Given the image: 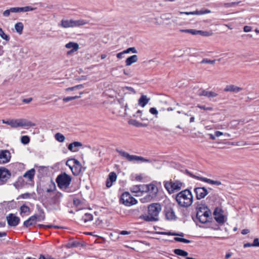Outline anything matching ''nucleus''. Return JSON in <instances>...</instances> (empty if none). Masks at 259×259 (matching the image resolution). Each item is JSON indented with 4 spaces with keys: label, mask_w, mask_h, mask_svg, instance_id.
<instances>
[{
    "label": "nucleus",
    "mask_w": 259,
    "mask_h": 259,
    "mask_svg": "<svg viewBox=\"0 0 259 259\" xmlns=\"http://www.w3.org/2000/svg\"><path fill=\"white\" fill-rule=\"evenodd\" d=\"M183 185V183L179 181L164 182V186L169 194H172L175 191H179Z\"/></svg>",
    "instance_id": "obj_6"
},
{
    "label": "nucleus",
    "mask_w": 259,
    "mask_h": 259,
    "mask_svg": "<svg viewBox=\"0 0 259 259\" xmlns=\"http://www.w3.org/2000/svg\"><path fill=\"white\" fill-rule=\"evenodd\" d=\"M148 215L142 214L139 218L146 222H156L159 220L158 215L161 210L159 203H153L148 206Z\"/></svg>",
    "instance_id": "obj_1"
},
{
    "label": "nucleus",
    "mask_w": 259,
    "mask_h": 259,
    "mask_svg": "<svg viewBox=\"0 0 259 259\" xmlns=\"http://www.w3.org/2000/svg\"><path fill=\"white\" fill-rule=\"evenodd\" d=\"M88 23V22L83 19L74 20L72 19V27H79Z\"/></svg>",
    "instance_id": "obj_27"
},
{
    "label": "nucleus",
    "mask_w": 259,
    "mask_h": 259,
    "mask_svg": "<svg viewBox=\"0 0 259 259\" xmlns=\"http://www.w3.org/2000/svg\"><path fill=\"white\" fill-rule=\"evenodd\" d=\"M171 14H164L161 16V18L163 20H168L171 18Z\"/></svg>",
    "instance_id": "obj_45"
},
{
    "label": "nucleus",
    "mask_w": 259,
    "mask_h": 259,
    "mask_svg": "<svg viewBox=\"0 0 259 259\" xmlns=\"http://www.w3.org/2000/svg\"><path fill=\"white\" fill-rule=\"evenodd\" d=\"M205 32L201 30H196L195 29H190V33L193 35H196L198 34H201V33H204Z\"/></svg>",
    "instance_id": "obj_47"
},
{
    "label": "nucleus",
    "mask_w": 259,
    "mask_h": 259,
    "mask_svg": "<svg viewBox=\"0 0 259 259\" xmlns=\"http://www.w3.org/2000/svg\"><path fill=\"white\" fill-rule=\"evenodd\" d=\"M32 100V98H27V99H24L22 101L23 103H29Z\"/></svg>",
    "instance_id": "obj_62"
},
{
    "label": "nucleus",
    "mask_w": 259,
    "mask_h": 259,
    "mask_svg": "<svg viewBox=\"0 0 259 259\" xmlns=\"http://www.w3.org/2000/svg\"><path fill=\"white\" fill-rule=\"evenodd\" d=\"M65 47L67 49H71V50L67 52V54L69 55L71 53L77 51L79 49V45L76 42H69L66 44Z\"/></svg>",
    "instance_id": "obj_18"
},
{
    "label": "nucleus",
    "mask_w": 259,
    "mask_h": 259,
    "mask_svg": "<svg viewBox=\"0 0 259 259\" xmlns=\"http://www.w3.org/2000/svg\"><path fill=\"white\" fill-rule=\"evenodd\" d=\"M248 233H249V230L247 229H243L241 231V234L242 235H246V234H248Z\"/></svg>",
    "instance_id": "obj_64"
},
{
    "label": "nucleus",
    "mask_w": 259,
    "mask_h": 259,
    "mask_svg": "<svg viewBox=\"0 0 259 259\" xmlns=\"http://www.w3.org/2000/svg\"><path fill=\"white\" fill-rule=\"evenodd\" d=\"M36 9V8H33L31 6H26L24 7H13L10 9L5 10L3 15L4 17H8L10 16V13H20L32 11Z\"/></svg>",
    "instance_id": "obj_7"
},
{
    "label": "nucleus",
    "mask_w": 259,
    "mask_h": 259,
    "mask_svg": "<svg viewBox=\"0 0 259 259\" xmlns=\"http://www.w3.org/2000/svg\"><path fill=\"white\" fill-rule=\"evenodd\" d=\"M24 28L23 24L22 22H18L15 25V29L17 32L19 34H21Z\"/></svg>",
    "instance_id": "obj_32"
},
{
    "label": "nucleus",
    "mask_w": 259,
    "mask_h": 259,
    "mask_svg": "<svg viewBox=\"0 0 259 259\" xmlns=\"http://www.w3.org/2000/svg\"><path fill=\"white\" fill-rule=\"evenodd\" d=\"M251 27L249 26H245L243 28V30L245 32H248L251 31Z\"/></svg>",
    "instance_id": "obj_56"
},
{
    "label": "nucleus",
    "mask_w": 259,
    "mask_h": 259,
    "mask_svg": "<svg viewBox=\"0 0 259 259\" xmlns=\"http://www.w3.org/2000/svg\"><path fill=\"white\" fill-rule=\"evenodd\" d=\"M161 234H163V235H170V236H175V235H177V233L171 232H162Z\"/></svg>",
    "instance_id": "obj_55"
},
{
    "label": "nucleus",
    "mask_w": 259,
    "mask_h": 259,
    "mask_svg": "<svg viewBox=\"0 0 259 259\" xmlns=\"http://www.w3.org/2000/svg\"><path fill=\"white\" fill-rule=\"evenodd\" d=\"M73 160L74 161L73 165H81L80 162L77 159L75 158H73Z\"/></svg>",
    "instance_id": "obj_63"
},
{
    "label": "nucleus",
    "mask_w": 259,
    "mask_h": 259,
    "mask_svg": "<svg viewBox=\"0 0 259 259\" xmlns=\"http://www.w3.org/2000/svg\"><path fill=\"white\" fill-rule=\"evenodd\" d=\"M197 107L199 108H200L201 109L204 110H208V111L212 110V108L211 107H206L204 105H198Z\"/></svg>",
    "instance_id": "obj_49"
},
{
    "label": "nucleus",
    "mask_w": 259,
    "mask_h": 259,
    "mask_svg": "<svg viewBox=\"0 0 259 259\" xmlns=\"http://www.w3.org/2000/svg\"><path fill=\"white\" fill-rule=\"evenodd\" d=\"M11 176V173L9 170L5 168H0V181L5 182Z\"/></svg>",
    "instance_id": "obj_16"
},
{
    "label": "nucleus",
    "mask_w": 259,
    "mask_h": 259,
    "mask_svg": "<svg viewBox=\"0 0 259 259\" xmlns=\"http://www.w3.org/2000/svg\"><path fill=\"white\" fill-rule=\"evenodd\" d=\"M117 179V175L115 172H110L106 180V185L107 188H110L112 186L113 182H115Z\"/></svg>",
    "instance_id": "obj_17"
},
{
    "label": "nucleus",
    "mask_w": 259,
    "mask_h": 259,
    "mask_svg": "<svg viewBox=\"0 0 259 259\" xmlns=\"http://www.w3.org/2000/svg\"><path fill=\"white\" fill-rule=\"evenodd\" d=\"M149 99H147L146 96L142 95L140 98L139 99V104L144 107L148 103L149 101Z\"/></svg>",
    "instance_id": "obj_29"
},
{
    "label": "nucleus",
    "mask_w": 259,
    "mask_h": 259,
    "mask_svg": "<svg viewBox=\"0 0 259 259\" xmlns=\"http://www.w3.org/2000/svg\"><path fill=\"white\" fill-rule=\"evenodd\" d=\"M164 213L165 218L167 220L172 221L177 219L174 209L170 207H166L164 210Z\"/></svg>",
    "instance_id": "obj_14"
},
{
    "label": "nucleus",
    "mask_w": 259,
    "mask_h": 259,
    "mask_svg": "<svg viewBox=\"0 0 259 259\" xmlns=\"http://www.w3.org/2000/svg\"><path fill=\"white\" fill-rule=\"evenodd\" d=\"M37 221H38V218L36 214H34L24 222L23 226L27 228L35 224Z\"/></svg>",
    "instance_id": "obj_15"
},
{
    "label": "nucleus",
    "mask_w": 259,
    "mask_h": 259,
    "mask_svg": "<svg viewBox=\"0 0 259 259\" xmlns=\"http://www.w3.org/2000/svg\"><path fill=\"white\" fill-rule=\"evenodd\" d=\"M30 197V194L28 193H26L24 194H23L21 195V197L23 199H26Z\"/></svg>",
    "instance_id": "obj_61"
},
{
    "label": "nucleus",
    "mask_w": 259,
    "mask_h": 259,
    "mask_svg": "<svg viewBox=\"0 0 259 259\" xmlns=\"http://www.w3.org/2000/svg\"><path fill=\"white\" fill-rule=\"evenodd\" d=\"M158 192V189L156 185L153 184L147 185L146 192L148 193L149 194L147 195L146 197H148L149 199H152L155 198Z\"/></svg>",
    "instance_id": "obj_9"
},
{
    "label": "nucleus",
    "mask_w": 259,
    "mask_h": 259,
    "mask_svg": "<svg viewBox=\"0 0 259 259\" xmlns=\"http://www.w3.org/2000/svg\"><path fill=\"white\" fill-rule=\"evenodd\" d=\"M130 190L133 193H137L140 192L139 189V187H138V185H134L132 187H131L130 188Z\"/></svg>",
    "instance_id": "obj_46"
},
{
    "label": "nucleus",
    "mask_w": 259,
    "mask_h": 259,
    "mask_svg": "<svg viewBox=\"0 0 259 259\" xmlns=\"http://www.w3.org/2000/svg\"><path fill=\"white\" fill-rule=\"evenodd\" d=\"M39 259H54V258L49 255L45 256L44 255L41 254L39 256Z\"/></svg>",
    "instance_id": "obj_57"
},
{
    "label": "nucleus",
    "mask_w": 259,
    "mask_h": 259,
    "mask_svg": "<svg viewBox=\"0 0 259 259\" xmlns=\"http://www.w3.org/2000/svg\"><path fill=\"white\" fill-rule=\"evenodd\" d=\"M116 151L118 153L120 156L125 157L130 161H141V162H151L152 160L149 159H146L143 157L135 155H130L128 153L118 149H116Z\"/></svg>",
    "instance_id": "obj_5"
},
{
    "label": "nucleus",
    "mask_w": 259,
    "mask_h": 259,
    "mask_svg": "<svg viewBox=\"0 0 259 259\" xmlns=\"http://www.w3.org/2000/svg\"><path fill=\"white\" fill-rule=\"evenodd\" d=\"M132 52L133 53H137V50L136 49L135 47H131L127 49L126 50L124 51V53L125 54L129 53Z\"/></svg>",
    "instance_id": "obj_44"
},
{
    "label": "nucleus",
    "mask_w": 259,
    "mask_h": 259,
    "mask_svg": "<svg viewBox=\"0 0 259 259\" xmlns=\"http://www.w3.org/2000/svg\"><path fill=\"white\" fill-rule=\"evenodd\" d=\"M196 199L200 200L204 198L208 193L205 187H196L194 190Z\"/></svg>",
    "instance_id": "obj_11"
},
{
    "label": "nucleus",
    "mask_w": 259,
    "mask_h": 259,
    "mask_svg": "<svg viewBox=\"0 0 259 259\" xmlns=\"http://www.w3.org/2000/svg\"><path fill=\"white\" fill-rule=\"evenodd\" d=\"M138 60V56L136 55H132L128 57L125 60V65L128 66L132 64L137 62Z\"/></svg>",
    "instance_id": "obj_26"
},
{
    "label": "nucleus",
    "mask_w": 259,
    "mask_h": 259,
    "mask_svg": "<svg viewBox=\"0 0 259 259\" xmlns=\"http://www.w3.org/2000/svg\"><path fill=\"white\" fill-rule=\"evenodd\" d=\"M131 233V232L130 231H121L119 232V234L120 235H129Z\"/></svg>",
    "instance_id": "obj_59"
},
{
    "label": "nucleus",
    "mask_w": 259,
    "mask_h": 259,
    "mask_svg": "<svg viewBox=\"0 0 259 259\" xmlns=\"http://www.w3.org/2000/svg\"><path fill=\"white\" fill-rule=\"evenodd\" d=\"M11 153L7 150H0V164H5L10 161Z\"/></svg>",
    "instance_id": "obj_10"
},
{
    "label": "nucleus",
    "mask_w": 259,
    "mask_h": 259,
    "mask_svg": "<svg viewBox=\"0 0 259 259\" xmlns=\"http://www.w3.org/2000/svg\"><path fill=\"white\" fill-rule=\"evenodd\" d=\"M36 208L38 212V214H36L38 218V221H44L46 219L45 213L43 209L39 205H36Z\"/></svg>",
    "instance_id": "obj_20"
},
{
    "label": "nucleus",
    "mask_w": 259,
    "mask_h": 259,
    "mask_svg": "<svg viewBox=\"0 0 259 259\" xmlns=\"http://www.w3.org/2000/svg\"><path fill=\"white\" fill-rule=\"evenodd\" d=\"M82 144L81 142H74L70 143L68 146V149L71 152H77L78 151L77 147H81Z\"/></svg>",
    "instance_id": "obj_19"
},
{
    "label": "nucleus",
    "mask_w": 259,
    "mask_h": 259,
    "mask_svg": "<svg viewBox=\"0 0 259 259\" xmlns=\"http://www.w3.org/2000/svg\"><path fill=\"white\" fill-rule=\"evenodd\" d=\"M149 112L151 114H154V115H157L158 114L157 110L154 107L151 108L149 110Z\"/></svg>",
    "instance_id": "obj_53"
},
{
    "label": "nucleus",
    "mask_w": 259,
    "mask_h": 259,
    "mask_svg": "<svg viewBox=\"0 0 259 259\" xmlns=\"http://www.w3.org/2000/svg\"><path fill=\"white\" fill-rule=\"evenodd\" d=\"M71 180V177L64 172L58 175L56 178V181L60 189H66L69 187Z\"/></svg>",
    "instance_id": "obj_4"
},
{
    "label": "nucleus",
    "mask_w": 259,
    "mask_h": 259,
    "mask_svg": "<svg viewBox=\"0 0 259 259\" xmlns=\"http://www.w3.org/2000/svg\"><path fill=\"white\" fill-rule=\"evenodd\" d=\"M74 161L73 160V158L69 159L66 162V165L68 166L70 169H71V167L73 165Z\"/></svg>",
    "instance_id": "obj_48"
},
{
    "label": "nucleus",
    "mask_w": 259,
    "mask_h": 259,
    "mask_svg": "<svg viewBox=\"0 0 259 259\" xmlns=\"http://www.w3.org/2000/svg\"><path fill=\"white\" fill-rule=\"evenodd\" d=\"M213 214L214 215V218L217 222L219 224L224 223V216L223 214V211L221 208L219 207L215 208Z\"/></svg>",
    "instance_id": "obj_13"
},
{
    "label": "nucleus",
    "mask_w": 259,
    "mask_h": 259,
    "mask_svg": "<svg viewBox=\"0 0 259 259\" xmlns=\"http://www.w3.org/2000/svg\"><path fill=\"white\" fill-rule=\"evenodd\" d=\"M93 219V215L90 213H85L81 218V221H82L84 223H86L88 222L92 221Z\"/></svg>",
    "instance_id": "obj_31"
},
{
    "label": "nucleus",
    "mask_w": 259,
    "mask_h": 259,
    "mask_svg": "<svg viewBox=\"0 0 259 259\" xmlns=\"http://www.w3.org/2000/svg\"><path fill=\"white\" fill-rule=\"evenodd\" d=\"M186 172L188 175H189L190 176H191V177L193 178H195L197 180H200L201 181H203V182H206V183H207L208 184H211V182H212V180H210L209 179H208V178H204V177H199V176H196L195 175H193L192 174H191L190 171H189L188 170H186Z\"/></svg>",
    "instance_id": "obj_23"
},
{
    "label": "nucleus",
    "mask_w": 259,
    "mask_h": 259,
    "mask_svg": "<svg viewBox=\"0 0 259 259\" xmlns=\"http://www.w3.org/2000/svg\"><path fill=\"white\" fill-rule=\"evenodd\" d=\"M7 220L9 226L15 227L19 224L20 219L13 213H10L7 217Z\"/></svg>",
    "instance_id": "obj_12"
},
{
    "label": "nucleus",
    "mask_w": 259,
    "mask_h": 259,
    "mask_svg": "<svg viewBox=\"0 0 259 259\" xmlns=\"http://www.w3.org/2000/svg\"><path fill=\"white\" fill-rule=\"evenodd\" d=\"M240 3V2H228V4H227L228 8L237 6Z\"/></svg>",
    "instance_id": "obj_52"
},
{
    "label": "nucleus",
    "mask_w": 259,
    "mask_h": 259,
    "mask_svg": "<svg viewBox=\"0 0 259 259\" xmlns=\"http://www.w3.org/2000/svg\"><path fill=\"white\" fill-rule=\"evenodd\" d=\"M124 54H125V53H124V51H122V52H121L120 53H119L117 54L116 57H117V58L120 59L122 58L123 55H124Z\"/></svg>",
    "instance_id": "obj_60"
},
{
    "label": "nucleus",
    "mask_w": 259,
    "mask_h": 259,
    "mask_svg": "<svg viewBox=\"0 0 259 259\" xmlns=\"http://www.w3.org/2000/svg\"><path fill=\"white\" fill-rule=\"evenodd\" d=\"M19 126H35L36 124L25 119H19Z\"/></svg>",
    "instance_id": "obj_24"
},
{
    "label": "nucleus",
    "mask_w": 259,
    "mask_h": 259,
    "mask_svg": "<svg viewBox=\"0 0 259 259\" xmlns=\"http://www.w3.org/2000/svg\"><path fill=\"white\" fill-rule=\"evenodd\" d=\"M215 61V60H210L207 58L203 59V60L201 61V64H213Z\"/></svg>",
    "instance_id": "obj_42"
},
{
    "label": "nucleus",
    "mask_w": 259,
    "mask_h": 259,
    "mask_svg": "<svg viewBox=\"0 0 259 259\" xmlns=\"http://www.w3.org/2000/svg\"><path fill=\"white\" fill-rule=\"evenodd\" d=\"M193 197L191 192L185 189L179 192L176 197L178 204L184 207L190 206L193 202Z\"/></svg>",
    "instance_id": "obj_3"
},
{
    "label": "nucleus",
    "mask_w": 259,
    "mask_h": 259,
    "mask_svg": "<svg viewBox=\"0 0 259 259\" xmlns=\"http://www.w3.org/2000/svg\"><path fill=\"white\" fill-rule=\"evenodd\" d=\"M55 138L59 142H63L65 140V137L61 133H58L55 134Z\"/></svg>",
    "instance_id": "obj_36"
},
{
    "label": "nucleus",
    "mask_w": 259,
    "mask_h": 259,
    "mask_svg": "<svg viewBox=\"0 0 259 259\" xmlns=\"http://www.w3.org/2000/svg\"><path fill=\"white\" fill-rule=\"evenodd\" d=\"M128 123L130 124L134 125L136 127H144V126H146V125L145 124L140 122L135 119L129 120Z\"/></svg>",
    "instance_id": "obj_33"
},
{
    "label": "nucleus",
    "mask_w": 259,
    "mask_h": 259,
    "mask_svg": "<svg viewBox=\"0 0 259 259\" xmlns=\"http://www.w3.org/2000/svg\"><path fill=\"white\" fill-rule=\"evenodd\" d=\"M139 213L140 210L139 208L131 210L130 211V214L135 217L139 218V217L140 216L139 215Z\"/></svg>",
    "instance_id": "obj_41"
},
{
    "label": "nucleus",
    "mask_w": 259,
    "mask_h": 259,
    "mask_svg": "<svg viewBox=\"0 0 259 259\" xmlns=\"http://www.w3.org/2000/svg\"><path fill=\"white\" fill-rule=\"evenodd\" d=\"M58 26L65 28L72 27V19H62Z\"/></svg>",
    "instance_id": "obj_22"
},
{
    "label": "nucleus",
    "mask_w": 259,
    "mask_h": 259,
    "mask_svg": "<svg viewBox=\"0 0 259 259\" xmlns=\"http://www.w3.org/2000/svg\"><path fill=\"white\" fill-rule=\"evenodd\" d=\"M199 96H206L208 98H213L217 96V94L211 91H207L204 90H200L198 93Z\"/></svg>",
    "instance_id": "obj_21"
},
{
    "label": "nucleus",
    "mask_w": 259,
    "mask_h": 259,
    "mask_svg": "<svg viewBox=\"0 0 259 259\" xmlns=\"http://www.w3.org/2000/svg\"><path fill=\"white\" fill-rule=\"evenodd\" d=\"M10 125L13 128L19 127V119L10 120Z\"/></svg>",
    "instance_id": "obj_37"
},
{
    "label": "nucleus",
    "mask_w": 259,
    "mask_h": 259,
    "mask_svg": "<svg viewBox=\"0 0 259 259\" xmlns=\"http://www.w3.org/2000/svg\"><path fill=\"white\" fill-rule=\"evenodd\" d=\"M139 187V192L141 193L147 192V185H138Z\"/></svg>",
    "instance_id": "obj_43"
},
{
    "label": "nucleus",
    "mask_w": 259,
    "mask_h": 259,
    "mask_svg": "<svg viewBox=\"0 0 259 259\" xmlns=\"http://www.w3.org/2000/svg\"><path fill=\"white\" fill-rule=\"evenodd\" d=\"M253 245L254 246L259 247V240L258 238H255L253 241Z\"/></svg>",
    "instance_id": "obj_58"
},
{
    "label": "nucleus",
    "mask_w": 259,
    "mask_h": 259,
    "mask_svg": "<svg viewBox=\"0 0 259 259\" xmlns=\"http://www.w3.org/2000/svg\"><path fill=\"white\" fill-rule=\"evenodd\" d=\"M120 202L125 206H130L132 205L136 204L138 201L134 197L132 196L128 192H125L122 194L120 197Z\"/></svg>",
    "instance_id": "obj_8"
},
{
    "label": "nucleus",
    "mask_w": 259,
    "mask_h": 259,
    "mask_svg": "<svg viewBox=\"0 0 259 259\" xmlns=\"http://www.w3.org/2000/svg\"><path fill=\"white\" fill-rule=\"evenodd\" d=\"M73 204L76 206H79L81 204V201L79 199H73Z\"/></svg>",
    "instance_id": "obj_54"
},
{
    "label": "nucleus",
    "mask_w": 259,
    "mask_h": 259,
    "mask_svg": "<svg viewBox=\"0 0 259 259\" xmlns=\"http://www.w3.org/2000/svg\"><path fill=\"white\" fill-rule=\"evenodd\" d=\"M0 36L4 40L7 41H9L10 39V37L9 35L6 34L4 32L3 30L1 27H0Z\"/></svg>",
    "instance_id": "obj_38"
},
{
    "label": "nucleus",
    "mask_w": 259,
    "mask_h": 259,
    "mask_svg": "<svg viewBox=\"0 0 259 259\" xmlns=\"http://www.w3.org/2000/svg\"><path fill=\"white\" fill-rule=\"evenodd\" d=\"M123 91H124L125 90H127L128 91H130L134 94H135L136 93V91L135 90H134V88H133L132 87H124L123 88Z\"/></svg>",
    "instance_id": "obj_50"
},
{
    "label": "nucleus",
    "mask_w": 259,
    "mask_h": 259,
    "mask_svg": "<svg viewBox=\"0 0 259 259\" xmlns=\"http://www.w3.org/2000/svg\"><path fill=\"white\" fill-rule=\"evenodd\" d=\"M37 226L39 228H45V229L52 228H56V229L60 228V227L58 226L45 225H42V224H39V225H38Z\"/></svg>",
    "instance_id": "obj_39"
},
{
    "label": "nucleus",
    "mask_w": 259,
    "mask_h": 259,
    "mask_svg": "<svg viewBox=\"0 0 259 259\" xmlns=\"http://www.w3.org/2000/svg\"><path fill=\"white\" fill-rule=\"evenodd\" d=\"M242 90V88L237 87L235 85H230L228 86V92H231L234 93H237Z\"/></svg>",
    "instance_id": "obj_30"
},
{
    "label": "nucleus",
    "mask_w": 259,
    "mask_h": 259,
    "mask_svg": "<svg viewBox=\"0 0 259 259\" xmlns=\"http://www.w3.org/2000/svg\"><path fill=\"white\" fill-rule=\"evenodd\" d=\"M35 170L34 168H31L29 170H27L24 175L23 177L28 178L29 181H32L35 175Z\"/></svg>",
    "instance_id": "obj_25"
},
{
    "label": "nucleus",
    "mask_w": 259,
    "mask_h": 259,
    "mask_svg": "<svg viewBox=\"0 0 259 259\" xmlns=\"http://www.w3.org/2000/svg\"><path fill=\"white\" fill-rule=\"evenodd\" d=\"M21 142L24 145L28 144L30 142V138L28 136H23L21 138Z\"/></svg>",
    "instance_id": "obj_40"
},
{
    "label": "nucleus",
    "mask_w": 259,
    "mask_h": 259,
    "mask_svg": "<svg viewBox=\"0 0 259 259\" xmlns=\"http://www.w3.org/2000/svg\"><path fill=\"white\" fill-rule=\"evenodd\" d=\"M199 15H204L211 13V11L208 9H202L199 11Z\"/></svg>",
    "instance_id": "obj_51"
},
{
    "label": "nucleus",
    "mask_w": 259,
    "mask_h": 259,
    "mask_svg": "<svg viewBox=\"0 0 259 259\" xmlns=\"http://www.w3.org/2000/svg\"><path fill=\"white\" fill-rule=\"evenodd\" d=\"M20 215L23 217V214L30 212V208L28 206L23 204L20 207Z\"/></svg>",
    "instance_id": "obj_34"
},
{
    "label": "nucleus",
    "mask_w": 259,
    "mask_h": 259,
    "mask_svg": "<svg viewBox=\"0 0 259 259\" xmlns=\"http://www.w3.org/2000/svg\"><path fill=\"white\" fill-rule=\"evenodd\" d=\"M81 94H82V93L80 92L79 93V96H72V97H65L63 99V101L64 102H68L70 101H72V100H75L76 99H78L80 97V95H81Z\"/></svg>",
    "instance_id": "obj_35"
},
{
    "label": "nucleus",
    "mask_w": 259,
    "mask_h": 259,
    "mask_svg": "<svg viewBox=\"0 0 259 259\" xmlns=\"http://www.w3.org/2000/svg\"><path fill=\"white\" fill-rule=\"evenodd\" d=\"M196 205V214L194 218L192 219L195 222H199L201 224H205L208 222V218L211 214V211L205 204L197 202L195 204Z\"/></svg>",
    "instance_id": "obj_2"
},
{
    "label": "nucleus",
    "mask_w": 259,
    "mask_h": 259,
    "mask_svg": "<svg viewBox=\"0 0 259 259\" xmlns=\"http://www.w3.org/2000/svg\"><path fill=\"white\" fill-rule=\"evenodd\" d=\"M82 169V165H73L72 166V167H71V170L72 171V174L74 176H78L81 171Z\"/></svg>",
    "instance_id": "obj_28"
}]
</instances>
